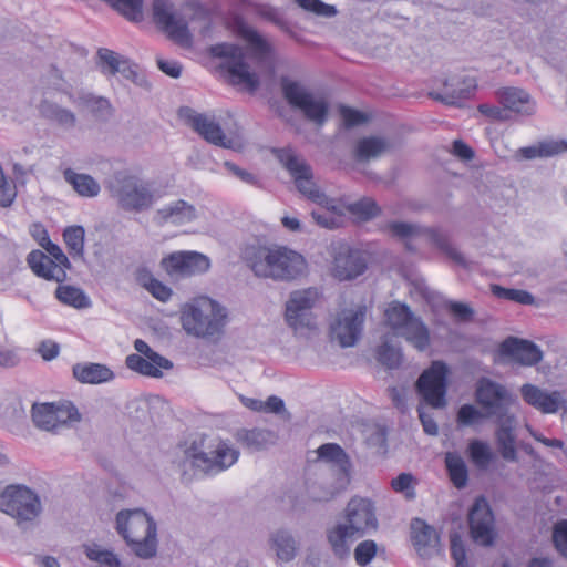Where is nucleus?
Masks as SVG:
<instances>
[{
    "label": "nucleus",
    "mask_w": 567,
    "mask_h": 567,
    "mask_svg": "<svg viewBox=\"0 0 567 567\" xmlns=\"http://www.w3.org/2000/svg\"><path fill=\"white\" fill-rule=\"evenodd\" d=\"M243 259L257 277L290 281L302 275L303 257L284 246L249 245L243 250Z\"/></svg>",
    "instance_id": "f257e3e1"
},
{
    "label": "nucleus",
    "mask_w": 567,
    "mask_h": 567,
    "mask_svg": "<svg viewBox=\"0 0 567 567\" xmlns=\"http://www.w3.org/2000/svg\"><path fill=\"white\" fill-rule=\"evenodd\" d=\"M115 529L132 553L141 559H151L157 554V525L142 508L122 509L115 517Z\"/></svg>",
    "instance_id": "f03ea898"
},
{
    "label": "nucleus",
    "mask_w": 567,
    "mask_h": 567,
    "mask_svg": "<svg viewBox=\"0 0 567 567\" xmlns=\"http://www.w3.org/2000/svg\"><path fill=\"white\" fill-rule=\"evenodd\" d=\"M105 189L116 206L127 213L146 212L157 200L152 185L127 171L114 172L106 179Z\"/></svg>",
    "instance_id": "7ed1b4c3"
},
{
    "label": "nucleus",
    "mask_w": 567,
    "mask_h": 567,
    "mask_svg": "<svg viewBox=\"0 0 567 567\" xmlns=\"http://www.w3.org/2000/svg\"><path fill=\"white\" fill-rule=\"evenodd\" d=\"M226 310L209 297H199L182 308V327L187 334L210 338L223 331Z\"/></svg>",
    "instance_id": "20e7f679"
},
{
    "label": "nucleus",
    "mask_w": 567,
    "mask_h": 567,
    "mask_svg": "<svg viewBox=\"0 0 567 567\" xmlns=\"http://www.w3.org/2000/svg\"><path fill=\"white\" fill-rule=\"evenodd\" d=\"M384 316L394 336L404 338L419 351L429 348L431 342L429 328L408 305L393 301L386 308Z\"/></svg>",
    "instance_id": "39448f33"
},
{
    "label": "nucleus",
    "mask_w": 567,
    "mask_h": 567,
    "mask_svg": "<svg viewBox=\"0 0 567 567\" xmlns=\"http://www.w3.org/2000/svg\"><path fill=\"white\" fill-rule=\"evenodd\" d=\"M278 159L289 172L297 190L305 198L323 208H336V200L316 184L312 168L302 157L296 155L291 150H281Z\"/></svg>",
    "instance_id": "423d86ee"
},
{
    "label": "nucleus",
    "mask_w": 567,
    "mask_h": 567,
    "mask_svg": "<svg viewBox=\"0 0 567 567\" xmlns=\"http://www.w3.org/2000/svg\"><path fill=\"white\" fill-rule=\"evenodd\" d=\"M367 311L365 305H352L332 315L329 322L331 341L341 348L354 347L362 338Z\"/></svg>",
    "instance_id": "0eeeda50"
},
{
    "label": "nucleus",
    "mask_w": 567,
    "mask_h": 567,
    "mask_svg": "<svg viewBox=\"0 0 567 567\" xmlns=\"http://www.w3.org/2000/svg\"><path fill=\"white\" fill-rule=\"evenodd\" d=\"M210 53L215 58L224 59L220 68L229 73L234 85H244L250 93L259 89V78L257 73L250 71L246 53L240 45L218 43L210 48Z\"/></svg>",
    "instance_id": "6e6552de"
},
{
    "label": "nucleus",
    "mask_w": 567,
    "mask_h": 567,
    "mask_svg": "<svg viewBox=\"0 0 567 567\" xmlns=\"http://www.w3.org/2000/svg\"><path fill=\"white\" fill-rule=\"evenodd\" d=\"M182 466L189 463L192 467L205 474H217L234 465L239 457V451L226 442H219L209 453L203 452L196 442L183 450Z\"/></svg>",
    "instance_id": "1a4fd4ad"
},
{
    "label": "nucleus",
    "mask_w": 567,
    "mask_h": 567,
    "mask_svg": "<svg viewBox=\"0 0 567 567\" xmlns=\"http://www.w3.org/2000/svg\"><path fill=\"white\" fill-rule=\"evenodd\" d=\"M284 97L295 109L302 112L305 117L318 126H322L329 115V103L324 97L316 99L301 83L284 75L280 79Z\"/></svg>",
    "instance_id": "9d476101"
},
{
    "label": "nucleus",
    "mask_w": 567,
    "mask_h": 567,
    "mask_svg": "<svg viewBox=\"0 0 567 567\" xmlns=\"http://www.w3.org/2000/svg\"><path fill=\"white\" fill-rule=\"evenodd\" d=\"M474 396L476 403L486 411V415L495 417L496 422L515 417L509 412L515 399L503 384L482 377L476 382Z\"/></svg>",
    "instance_id": "9b49d317"
},
{
    "label": "nucleus",
    "mask_w": 567,
    "mask_h": 567,
    "mask_svg": "<svg viewBox=\"0 0 567 567\" xmlns=\"http://www.w3.org/2000/svg\"><path fill=\"white\" fill-rule=\"evenodd\" d=\"M0 509L13 517L19 526H24L40 515L41 502L28 487L8 486L0 495Z\"/></svg>",
    "instance_id": "f8f14e48"
},
{
    "label": "nucleus",
    "mask_w": 567,
    "mask_h": 567,
    "mask_svg": "<svg viewBox=\"0 0 567 567\" xmlns=\"http://www.w3.org/2000/svg\"><path fill=\"white\" fill-rule=\"evenodd\" d=\"M319 299L316 288L295 290L289 295L286 302L285 320L295 333L316 329V317L313 307Z\"/></svg>",
    "instance_id": "ddd939ff"
},
{
    "label": "nucleus",
    "mask_w": 567,
    "mask_h": 567,
    "mask_svg": "<svg viewBox=\"0 0 567 567\" xmlns=\"http://www.w3.org/2000/svg\"><path fill=\"white\" fill-rule=\"evenodd\" d=\"M318 460L337 467L338 486L324 494L313 489L311 498L316 502H328L344 491L351 481L352 463L347 452L337 443H324L317 449Z\"/></svg>",
    "instance_id": "4468645a"
},
{
    "label": "nucleus",
    "mask_w": 567,
    "mask_h": 567,
    "mask_svg": "<svg viewBox=\"0 0 567 567\" xmlns=\"http://www.w3.org/2000/svg\"><path fill=\"white\" fill-rule=\"evenodd\" d=\"M447 364L443 361H434L421 373L415 383L417 393L433 409H443L447 404Z\"/></svg>",
    "instance_id": "2eb2a0df"
},
{
    "label": "nucleus",
    "mask_w": 567,
    "mask_h": 567,
    "mask_svg": "<svg viewBox=\"0 0 567 567\" xmlns=\"http://www.w3.org/2000/svg\"><path fill=\"white\" fill-rule=\"evenodd\" d=\"M153 19L161 30L178 45L189 47L192 44L187 21L183 17H176L171 1L154 0Z\"/></svg>",
    "instance_id": "dca6fc26"
},
{
    "label": "nucleus",
    "mask_w": 567,
    "mask_h": 567,
    "mask_svg": "<svg viewBox=\"0 0 567 567\" xmlns=\"http://www.w3.org/2000/svg\"><path fill=\"white\" fill-rule=\"evenodd\" d=\"M388 228L394 236L402 239L425 235L433 245H435L455 264L463 267L466 266V261L463 255L451 245L447 235L441 231L440 229L423 228L419 225L404 221H392L388 225Z\"/></svg>",
    "instance_id": "f3484780"
},
{
    "label": "nucleus",
    "mask_w": 567,
    "mask_h": 567,
    "mask_svg": "<svg viewBox=\"0 0 567 567\" xmlns=\"http://www.w3.org/2000/svg\"><path fill=\"white\" fill-rule=\"evenodd\" d=\"M470 533L475 543L482 546L494 544L495 519L489 504L484 497H478L468 513Z\"/></svg>",
    "instance_id": "a211bd4d"
},
{
    "label": "nucleus",
    "mask_w": 567,
    "mask_h": 567,
    "mask_svg": "<svg viewBox=\"0 0 567 567\" xmlns=\"http://www.w3.org/2000/svg\"><path fill=\"white\" fill-rule=\"evenodd\" d=\"M162 265L171 276H192L209 269L208 257L196 251L173 252L162 260Z\"/></svg>",
    "instance_id": "6ab92c4d"
},
{
    "label": "nucleus",
    "mask_w": 567,
    "mask_h": 567,
    "mask_svg": "<svg viewBox=\"0 0 567 567\" xmlns=\"http://www.w3.org/2000/svg\"><path fill=\"white\" fill-rule=\"evenodd\" d=\"M179 114L207 142L225 148L231 147V140L226 137L220 125L213 117L197 113L190 107H182Z\"/></svg>",
    "instance_id": "aec40b11"
},
{
    "label": "nucleus",
    "mask_w": 567,
    "mask_h": 567,
    "mask_svg": "<svg viewBox=\"0 0 567 567\" xmlns=\"http://www.w3.org/2000/svg\"><path fill=\"white\" fill-rule=\"evenodd\" d=\"M476 86V80L472 76L453 75L444 80L440 91H432L429 95L446 105H460L461 101L473 95Z\"/></svg>",
    "instance_id": "412c9836"
},
{
    "label": "nucleus",
    "mask_w": 567,
    "mask_h": 567,
    "mask_svg": "<svg viewBox=\"0 0 567 567\" xmlns=\"http://www.w3.org/2000/svg\"><path fill=\"white\" fill-rule=\"evenodd\" d=\"M523 400L544 414H554L560 408H567V401L560 391H547L537 385L526 383L520 388Z\"/></svg>",
    "instance_id": "4be33fe9"
},
{
    "label": "nucleus",
    "mask_w": 567,
    "mask_h": 567,
    "mask_svg": "<svg viewBox=\"0 0 567 567\" xmlns=\"http://www.w3.org/2000/svg\"><path fill=\"white\" fill-rule=\"evenodd\" d=\"M499 354L522 365H535L543 359V352L534 342L508 337L499 346Z\"/></svg>",
    "instance_id": "5701e85b"
},
{
    "label": "nucleus",
    "mask_w": 567,
    "mask_h": 567,
    "mask_svg": "<svg viewBox=\"0 0 567 567\" xmlns=\"http://www.w3.org/2000/svg\"><path fill=\"white\" fill-rule=\"evenodd\" d=\"M346 512L347 525L357 534L362 535L369 528H377L375 508L370 499L354 497L348 503Z\"/></svg>",
    "instance_id": "b1692460"
},
{
    "label": "nucleus",
    "mask_w": 567,
    "mask_h": 567,
    "mask_svg": "<svg viewBox=\"0 0 567 567\" xmlns=\"http://www.w3.org/2000/svg\"><path fill=\"white\" fill-rule=\"evenodd\" d=\"M367 269V260L360 250L340 248L333 260V276L339 280H352Z\"/></svg>",
    "instance_id": "393cba45"
},
{
    "label": "nucleus",
    "mask_w": 567,
    "mask_h": 567,
    "mask_svg": "<svg viewBox=\"0 0 567 567\" xmlns=\"http://www.w3.org/2000/svg\"><path fill=\"white\" fill-rule=\"evenodd\" d=\"M411 539L422 558H430L440 553V537L436 530L421 518L411 522Z\"/></svg>",
    "instance_id": "a878e982"
},
{
    "label": "nucleus",
    "mask_w": 567,
    "mask_h": 567,
    "mask_svg": "<svg viewBox=\"0 0 567 567\" xmlns=\"http://www.w3.org/2000/svg\"><path fill=\"white\" fill-rule=\"evenodd\" d=\"M27 262L34 275L40 278L59 284L66 280V271L39 249L32 250L28 255Z\"/></svg>",
    "instance_id": "bb28decb"
},
{
    "label": "nucleus",
    "mask_w": 567,
    "mask_h": 567,
    "mask_svg": "<svg viewBox=\"0 0 567 567\" xmlns=\"http://www.w3.org/2000/svg\"><path fill=\"white\" fill-rule=\"evenodd\" d=\"M357 533L347 524H336L326 529V539L333 554L339 560L349 558L351 544Z\"/></svg>",
    "instance_id": "cd10ccee"
},
{
    "label": "nucleus",
    "mask_w": 567,
    "mask_h": 567,
    "mask_svg": "<svg viewBox=\"0 0 567 567\" xmlns=\"http://www.w3.org/2000/svg\"><path fill=\"white\" fill-rule=\"evenodd\" d=\"M499 99L506 111L523 116H530L536 112V102L525 90L507 87L501 92Z\"/></svg>",
    "instance_id": "c85d7f7f"
},
{
    "label": "nucleus",
    "mask_w": 567,
    "mask_h": 567,
    "mask_svg": "<svg viewBox=\"0 0 567 567\" xmlns=\"http://www.w3.org/2000/svg\"><path fill=\"white\" fill-rule=\"evenodd\" d=\"M235 436L238 443L254 452L266 450L278 441L276 432L260 427L240 429Z\"/></svg>",
    "instance_id": "c756f323"
},
{
    "label": "nucleus",
    "mask_w": 567,
    "mask_h": 567,
    "mask_svg": "<svg viewBox=\"0 0 567 567\" xmlns=\"http://www.w3.org/2000/svg\"><path fill=\"white\" fill-rule=\"evenodd\" d=\"M391 148V143L382 136H367L360 138L353 151L352 157L358 163H368L381 157Z\"/></svg>",
    "instance_id": "7c9ffc66"
},
{
    "label": "nucleus",
    "mask_w": 567,
    "mask_h": 567,
    "mask_svg": "<svg viewBox=\"0 0 567 567\" xmlns=\"http://www.w3.org/2000/svg\"><path fill=\"white\" fill-rule=\"evenodd\" d=\"M498 429L495 433L496 445L499 455L506 462H517L518 455L515 446L516 435L514 434L515 417L496 422Z\"/></svg>",
    "instance_id": "2f4dec72"
},
{
    "label": "nucleus",
    "mask_w": 567,
    "mask_h": 567,
    "mask_svg": "<svg viewBox=\"0 0 567 567\" xmlns=\"http://www.w3.org/2000/svg\"><path fill=\"white\" fill-rule=\"evenodd\" d=\"M69 97L76 106L87 110L99 121H107L113 114V107L106 97L89 92H80L76 97L69 94Z\"/></svg>",
    "instance_id": "473e14b6"
},
{
    "label": "nucleus",
    "mask_w": 567,
    "mask_h": 567,
    "mask_svg": "<svg viewBox=\"0 0 567 567\" xmlns=\"http://www.w3.org/2000/svg\"><path fill=\"white\" fill-rule=\"evenodd\" d=\"M72 373L80 383L100 384L114 379L113 371L101 363H76Z\"/></svg>",
    "instance_id": "72a5a7b5"
},
{
    "label": "nucleus",
    "mask_w": 567,
    "mask_h": 567,
    "mask_svg": "<svg viewBox=\"0 0 567 567\" xmlns=\"http://www.w3.org/2000/svg\"><path fill=\"white\" fill-rule=\"evenodd\" d=\"M567 151V142L564 140H544L537 144L520 147L517 156L522 159L546 158Z\"/></svg>",
    "instance_id": "f704fd0d"
},
{
    "label": "nucleus",
    "mask_w": 567,
    "mask_h": 567,
    "mask_svg": "<svg viewBox=\"0 0 567 567\" xmlns=\"http://www.w3.org/2000/svg\"><path fill=\"white\" fill-rule=\"evenodd\" d=\"M157 216L165 223L183 225L196 219V208L184 199L173 202L157 210Z\"/></svg>",
    "instance_id": "c9c22d12"
},
{
    "label": "nucleus",
    "mask_w": 567,
    "mask_h": 567,
    "mask_svg": "<svg viewBox=\"0 0 567 567\" xmlns=\"http://www.w3.org/2000/svg\"><path fill=\"white\" fill-rule=\"evenodd\" d=\"M270 548L282 563L292 561L298 553L299 544L287 529H278L270 536Z\"/></svg>",
    "instance_id": "e433bc0d"
},
{
    "label": "nucleus",
    "mask_w": 567,
    "mask_h": 567,
    "mask_svg": "<svg viewBox=\"0 0 567 567\" xmlns=\"http://www.w3.org/2000/svg\"><path fill=\"white\" fill-rule=\"evenodd\" d=\"M238 34L249 44L254 55L258 60H265L274 53L270 42L264 38L255 28L245 22L237 25Z\"/></svg>",
    "instance_id": "4c0bfd02"
},
{
    "label": "nucleus",
    "mask_w": 567,
    "mask_h": 567,
    "mask_svg": "<svg viewBox=\"0 0 567 567\" xmlns=\"http://www.w3.org/2000/svg\"><path fill=\"white\" fill-rule=\"evenodd\" d=\"M63 177L79 196L92 198L100 194V184L89 174L76 173L66 168L63 172Z\"/></svg>",
    "instance_id": "58836bf2"
},
{
    "label": "nucleus",
    "mask_w": 567,
    "mask_h": 567,
    "mask_svg": "<svg viewBox=\"0 0 567 567\" xmlns=\"http://www.w3.org/2000/svg\"><path fill=\"white\" fill-rule=\"evenodd\" d=\"M39 112L44 118L53 121L64 128H73L76 124V117L72 111L49 100L40 102Z\"/></svg>",
    "instance_id": "ea45409f"
},
{
    "label": "nucleus",
    "mask_w": 567,
    "mask_h": 567,
    "mask_svg": "<svg viewBox=\"0 0 567 567\" xmlns=\"http://www.w3.org/2000/svg\"><path fill=\"white\" fill-rule=\"evenodd\" d=\"M445 466L453 485L461 489L468 481V470L463 457L456 452L445 454Z\"/></svg>",
    "instance_id": "a19ab883"
},
{
    "label": "nucleus",
    "mask_w": 567,
    "mask_h": 567,
    "mask_svg": "<svg viewBox=\"0 0 567 567\" xmlns=\"http://www.w3.org/2000/svg\"><path fill=\"white\" fill-rule=\"evenodd\" d=\"M468 457L472 463L482 471L488 468L495 455L487 442L474 439L467 445Z\"/></svg>",
    "instance_id": "79ce46f5"
},
{
    "label": "nucleus",
    "mask_w": 567,
    "mask_h": 567,
    "mask_svg": "<svg viewBox=\"0 0 567 567\" xmlns=\"http://www.w3.org/2000/svg\"><path fill=\"white\" fill-rule=\"evenodd\" d=\"M55 297L60 302L76 309H84L91 306V301L84 291L74 286L59 285L55 290Z\"/></svg>",
    "instance_id": "37998d69"
},
{
    "label": "nucleus",
    "mask_w": 567,
    "mask_h": 567,
    "mask_svg": "<svg viewBox=\"0 0 567 567\" xmlns=\"http://www.w3.org/2000/svg\"><path fill=\"white\" fill-rule=\"evenodd\" d=\"M54 412L52 403H34L31 416L34 425L43 431H54Z\"/></svg>",
    "instance_id": "c03bdc74"
},
{
    "label": "nucleus",
    "mask_w": 567,
    "mask_h": 567,
    "mask_svg": "<svg viewBox=\"0 0 567 567\" xmlns=\"http://www.w3.org/2000/svg\"><path fill=\"white\" fill-rule=\"evenodd\" d=\"M126 367L135 372H138L146 377L152 378H162L163 372L162 369L158 365H156L154 362H152L150 359L146 360L142 355L132 353L128 354L125 359Z\"/></svg>",
    "instance_id": "a18cd8bd"
},
{
    "label": "nucleus",
    "mask_w": 567,
    "mask_h": 567,
    "mask_svg": "<svg viewBox=\"0 0 567 567\" xmlns=\"http://www.w3.org/2000/svg\"><path fill=\"white\" fill-rule=\"evenodd\" d=\"M85 230L80 225L69 226L63 231V239L73 257H81L84 252Z\"/></svg>",
    "instance_id": "49530a36"
},
{
    "label": "nucleus",
    "mask_w": 567,
    "mask_h": 567,
    "mask_svg": "<svg viewBox=\"0 0 567 567\" xmlns=\"http://www.w3.org/2000/svg\"><path fill=\"white\" fill-rule=\"evenodd\" d=\"M83 548L85 556L102 567H121V561L113 551L103 549L96 544L84 545Z\"/></svg>",
    "instance_id": "de8ad7c7"
},
{
    "label": "nucleus",
    "mask_w": 567,
    "mask_h": 567,
    "mask_svg": "<svg viewBox=\"0 0 567 567\" xmlns=\"http://www.w3.org/2000/svg\"><path fill=\"white\" fill-rule=\"evenodd\" d=\"M54 412V431L71 421H80L81 416L75 405L70 401L52 402Z\"/></svg>",
    "instance_id": "09e8293b"
},
{
    "label": "nucleus",
    "mask_w": 567,
    "mask_h": 567,
    "mask_svg": "<svg viewBox=\"0 0 567 567\" xmlns=\"http://www.w3.org/2000/svg\"><path fill=\"white\" fill-rule=\"evenodd\" d=\"M101 71L104 74L115 75L118 68L126 63V58L106 48H101L97 51Z\"/></svg>",
    "instance_id": "8fccbe9b"
},
{
    "label": "nucleus",
    "mask_w": 567,
    "mask_h": 567,
    "mask_svg": "<svg viewBox=\"0 0 567 567\" xmlns=\"http://www.w3.org/2000/svg\"><path fill=\"white\" fill-rule=\"evenodd\" d=\"M378 361L389 370L398 369L402 363V352L399 348L384 341L377 350Z\"/></svg>",
    "instance_id": "3c124183"
},
{
    "label": "nucleus",
    "mask_w": 567,
    "mask_h": 567,
    "mask_svg": "<svg viewBox=\"0 0 567 567\" xmlns=\"http://www.w3.org/2000/svg\"><path fill=\"white\" fill-rule=\"evenodd\" d=\"M416 480L411 473H401L391 481V487L394 492L403 494L409 501L415 498Z\"/></svg>",
    "instance_id": "603ef678"
},
{
    "label": "nucleus",
    "mask_w": 567,
    "mask_h": 567,
    "mask_svg": "<svg viewBox=\"0 0 567 567\" xmlns=\"http://www.w3.org/2000/svg\"><path fill=\"white\" fill-rule=\"evenodd\" d=\"M485 417H488L486 411L482 412L473 404H463L457 411L456 422L461 426H473Z\"/></svg>",
    "instance_id": "864d4df0"
},
{
    "label": "nucleus",
    "mask_w": 567,
    "mask_h": 567,
    "mask_svg": "<svg viewBox=\"0 0 567 567\" xmlns=\"http://www.w3.org/2000/svg\"><path fill=\"white\" fill-rule=\"evenodd\" d=\"M144 0H114L113 7L131 21H140L143 18Z\"/></svg>",
    "instance_id": "5fc2aeb1"
},
{
    "label": "nucleus",
    "mask_w": 567,
    "mask_h": 567,
    "mask_svg": "<svg viewBox=\"0 0 567 567\" xmlns=\"http://www.w3.org/2000/svg\"><path fill=\"white\" fill-rule=\"evenodd\" d=\"M300 8L316 16L332 18L338 11L334 6L327 4L321 0H293Z\"/></svg>",
    "instance_id": "6e6d98bb"
},
{
    "label": "nucleus",
    "mask_w": 567,
    "mask_h": 567,
    "mask_svg": "<svg viewBox=\"0 0 567 567\" xmlns=\"http://www.w3.org/2000/svg\"><path fill=\"white\" fill-rule=\"evenodd\" d=\"M378 545L372 539H367L357 545L354 548V559L359 566H367L375 557Z\"/></svg>",
    "instance_id": "4d7b16f0"
},
{
    "label": "nucleus",
    "mask_w": 567,
    "mask_h": 567,
    "mask_svg": "<svg viewBox=\"0 0 567 567\" xmlns=\"http://www.w3.org/2000/svg\"><path fill=\"white\" fill-rule=\"evenodd\" d=\"M256 13L260 18L274 23L281 30H284V31L289 30L288 23L282 18L279 9H277L270 4H258L256 7Z\"/></svg>",
    "instance_id": "13d9d810"
},
{
    "label": "nucleus",
    "mask_w": 567,
    "mask_h": 567,
    "mask_svg": "<svg viewBox=\"0 0 567 567\" xmlns=\"http://www.w3.org/2000/svg\"><path fill=\"white\" fill-rule=\"evenodd\" d=\"M130 415L132 419L138 421L142 424L153 423V419L150 413V403L144 400L133 401L130 406Z\"/></svg>",
    "instance_id": "bf43d9fd"
},
{
    "label": "nucleus",
    "mask_w": 567,
    "mask_h": 567,
    "mask_svg": "<svg viewBox=\"0 0 567 567\" xmlns=\"http://www.w3.org/2000/svg\"><path fill=\"white\" fill-rule=\"evenodd\" d=\"M336 210L337 207L328 209L320 206L319 209L312 210L311 216L317 225L327 229H333L339 225L338 219L333 215Z\"/></svg>",
    "instance_id": "052dcab7"
},
{
    "label": "nucleus",
    "mask_w": 567,
    "mask_h": 567,
    "mask_svg": "<svg viewBox=\"0 0 567 567\" xmlns=\"http://www.w3.org/2000/svg\"><path fill=\"white\" fill-rule=\"evenodd\" d=\"M351 212L364 220L375 217L380 213L377 203L371 199L359 200L351 206Z\"/></svg>",
    "instance_id": "680f3d73"
},
{
    "label": "nucleus",
    "mask_w": 567,
    "mask_h": 567,
    "mask_svg": "<svg viewBox=\"0 0 567 567\" xmlns=\"http://www.w3.org/2000/svg\"><path fill=\"white\" fill-rule=\"evenodd\" d=\"M340 115L347 128L359 126L368 121V116L364 113L346 105L340 106Z\"/></svg>",
    "instance_id": "e2e57ef3"
},
{
    "label": "nucleus",
    "mask_w": 567,
    "mask_h": 567,
    "mask_svg": "<svg viewBox=\"0 0 567 567\" xmlns=\"http://www.w3.org/2000/svg\"><path fill=\"white\" fill-rule=\"evenodd\" d=\"M451 556L455 560V567H470L465 547L461 537L456 534L451 536Z\"/></svg>",
    "instance_id": "0e129e2a"
},
{
    "label": "nucleus",
    "mask_w": 567,
    "mask_h": 567,
    "mask_svg": "<svg viewBox=\"0 0 567 567\" xmlns=\"http://www.w3.org/2000/svg\"><path fill=\"white\" fill-rule=\"evenodd\" d=\"M553 540L557 550L567 557V520H561L555 526Z\"/></svg>",
    "instance_id": "69168bd1"
},
{
    "label": "nucleus",
    "mask_w": 567,
    "mask_h": 567,
    "mask_svg": "<svg viewBox=\"0 0 567 567\" xmlns=\"http://www.w3.org/2000/svg\"><path fill=\"white\" fill-rule=\"evenodd\" d=\"M447 309L457 320L463 322L470 321L474 315L473 309L463 302L450 301Z\"/></svg>",
    "instance_id": "338daca9"
},
{
    "label": "nucleus",
    "mask_w": 567,
    "mask_h": 567,
    "mask_svg": "<svg viewBox=\"0 0 567 567\" xmlns=\"http://www.w3.org/2000/svg\"><path fill=\"white\" fill-rule=\"evenodd\" d=\"M45 250L48 251L49 257L52 258L59 265V267H62L65 271L66 269H71V262L69 258L58 245L48 241Z\"/></svg>",
    "instance_id": "774afa93"
}]
</instances>
